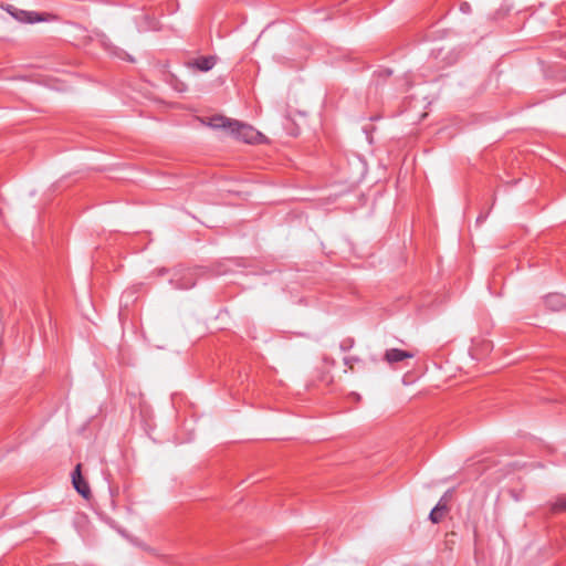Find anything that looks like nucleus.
<instances>
[{
  "mask_svg": "<svg viewBox=\"0 0 566 566\" xmlns=\"http://www.w3.org/2000/svg\"><path fill=\"white\" fill-rule=\"evenodd\" d=\"M208 125L212 128H223L233 135L237 139L244 143H262L265 140L263 134L258 132L251 125L241 123L239 120H232L224 116H213L209 119Z\"/></svg>",
  "mask_w": 566,
  "mask_h": 566,
  "instance_id": "f257e3e1",
  "label": "nucleus"
},
{
  "mask_svg": "<svg viewBox=\"0 0 566 566\" xmlns=\"http://www.w3.org/2000/svg\"><path fill=\"white\" fill-rule=\"evenodd\" d=\"M8 12L18 21L25 23L45 22L56 19L55 15L50 13H38L34 11L18 10L12 7L8 9Z\"/></svg>",
  "mask_w": 566,
  "mask_h": 566,
  "instance_id": "f03ea898",
  "label": "nucleus"
},
{
  "mask_svg": "<svg viewBox=\"0 0 566 566\" xmlns=\"http://www.w3.org/2000/svg\"><path fill=\"white\" fill-rule=\"evenodd\" d=\"M218 57L214 55L199 56L193 60L187 61L186 66L190 70L199 72H208L217 64Z\"/></svg>",
  "mask_w": 566,
  "mask_h": 566,
  "instance_id": "7ed1b4c3",
  "label": "nucleus"
},
{
  "mask_svg": "<svg viewBox=\"0 0 566 566\" xmlns=\"http://www.w3.org/2000/svg\"><path fill=\"white\" fill-rule=\"evenodd\" d=\"M72 483L74 489L85 499H88L91 494L90 486L87 482L84 480L81 473V464H77L75 470L72 473Z\"/></svg>",
  "mask_w": 566,
  "mask_h": 566,
  "instance_id": "20e7f679",
  "label": "nucleus"
},
{
  "mask_svg": "<svg viewBox=\"0 0 566 566\" xmlns=\"http://www.w3.org/2000/svg\"><path fill=\"white\" fill-rule=\"evenodd\" d=\"M412 357H413V354L410 352L401 350L398 348H391V349L386 350L384 359L388 364H395V363L401 361L407 358H412Z\"/></svg>",
  "mask_w": 566,
  "mask_h": 566,
  "instance_id": "39448f33",
  "label": "nucleus"
},
{
  "mask_svg": "<svg viewBox=\"0 0 566 566\" xmlns=\"http://www.w3.org/2000/svg\"><path fill=\"white\" fill-rule=\"evenodd\" d=\"M448 493L438 502V504L431 510L429 518L432 523H439L448 511L447 507Z\"/></svg>",
  "mask_w": 566,
  "mask_h": 566,
  "instance_id": "423d86ee",
  "label": "nucleus"
},
{
  "mask_svg": "<svg viewBox=\"0 0 566 566\" xmlns=\"http://www.w3.org/2000/svg\"><path fill=\"white\" fill-rule=\"evenodd\" d=\"M546 304L557 311L564 304V298L558 294H552L546 297Z\"/></svg>",
  "mask_w": 566,
  "mask_h": 566,
  "instance_id": "0eeeda50",
  "label": "nucleus"
},
{
  "mask_svg": "<svg viewBox=\"0 0 566 566\" xmlns=\"http://www.w3.org/2000/svg\"><path fill=\"white\" fill-rule=\"evenodd\" d=\"M552 509L554 511H566V494L559 495L554 502Z\"/></svg>",
  "mask_w": 566,
  "mask_h": 566,
  "instance_id": "6e6552de",
  "label": "nucleus"
},
{
  "mask_svg": "<svg viewBox=\"0 0 566 566\" xmlns=\"http://www.w3.org/2000/svg\"><path fill=\"white\" fill-rule=\"evenodd\" d=\"M359 361V358L357 357H345L344 364L350 369H354V365Z\"/></svg>",
  "mask_w": 566,
  "mask_h": 566,
  "instance_id": "1a4fd4ad",
  "label": "nucleus"
},
{
  "mask_svg": "<svg viewBox=\"0 0 566 566\" xmlns=\"http://www.w3.org/2000/svg\"><path fill=\"white\" fill-rule=\"evenodd\" d=\"M174 87L179 92L186 91V85L179 81H176V83H174Z\"/></svg>",
  "mask_w": 566,
  "mask_h": 566,
  "instance_id": "9d476101",
  "label": "nucleus"
},
{
  "mask_svg": "<svg viewBox=\"0 0 566 566\" xmlns=\"http://www.w3.org/2000/svg\"><path fill=\"white\" fill-rule=\"evenodd\" d=\"M352 346H353V340H348V342H344L340 347L343 350H346V349L350 348Z\"/></svg>",
  "mask_w": 566,
  "mask_h": 566,
  "instance_id": "9b49d317",
  "label": "nucleus"
},
{
  "mask_svg": "<svg viewBox=\"0 0 566 566\" xmlns=\"http://www.w3.org/2000/svg\"><path fill=\"white\" fill-rule=\"evenodd\" d=\"M469 9H470V6H469L468 3H462V4H461V11H462V12H468V11H469Z\"/></svg>",
  "mask_w": 566,
  "mask_h": 566,
  "instance_id": "f8f14e48",
  "label": "nucleus"
},
{
  "mask_svg": "<svg viewBox=\"0 0 566 566\" xmlns=\"http://www.w3.org/2000/svg\"><path fill=\"white\" fill-rule=\"evenodd\" d=\"M192 285H195V283H189V284H182V283H180V284L178 285V287H179V289H188V287H191Z\"/></svg>",
  "mask_w": 566,
  "mask_h": 566,
  "instance_id": "ddd939ff",
  "label": "nucleus"
}]
</instances>
